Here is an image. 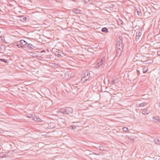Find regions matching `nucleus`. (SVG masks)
<instances>
[{
    "mask_svg": "<svg viewBox=\"0 0 160 160\" xmlns=\"http://www.w3.org/2000/svg\"><path fill=\"white\" fill-rule=\"evenodd\" d=\"M89 78V76L88 73L87 72H85L82 75L81 81L83 83L86 82L88 79Z\"/></svg>",
    "mask_w": 160,
    "mask_h": 160,
    "instance_id": "f257e3e1",
    "label": "nucleus"
},
{
    "mask_svg": "<svg viewBox=\"0 0 160 160\" xmlns=\"http://www.w3.org/2000/svg\"><path fill=\"white\" fill-rule=\"evenodd\" d=\"M70 108H66L63 111H61L64 114H68L70 112Z\"/></svg>",
    "mask_w": 160,
    "mask_h": 160,
    "instance_id": "f03ea898",
    "label": "nucleus"
},
{
    "mask_svg": "<svg viewBox=\"0 0 160 160\" xmlns=\"http://www.w3.org/2000/svg\"><path fill=\"white\" fill-rule=\"evenodd\" d=\"M72 11L76 14L80 13L81 12V11L78 9H74Z\"/></svg>",
    "mask_w": 160,
    "mask_h": 160,
    "instance_id": "7ed1b4c3",
    "label": "nucleus"
},
{
    "mask_svg": "<svg viewBox=\"0 0 160 160\" xmlns=\"http://www.w3.org/2000/svg\"><path fill=\"white\" fill-rule=\"evenodd\" d=\"M13 45H14V46H18L19 48H23V46H22L21 45L20 43V44H19V43L18 44L17 42H14L13 43Z\"/></svg>",
    "mask_w": 160,
    "mask_h": 160,
    "instance_id": "20e7f679",
    "label": "nucleus"
},
{
    "mask_svg": "<svg viewBox=\"0 0 160 160\" xmlns=\"http://www.w3.org/2000/svg\"><path fill=\"white\" fill-rule=\"evenodd\" d=\"M20 44H22L23 46H25L27 45V42L23 40H21L20 41Z\"/></svg>",
    "mask_w": 160,
    "mask_h": 160,
    "instance_id": "39448f33",
    "label": "nucleus"
},
{
    "mask_svg": "<svg viewBox=\"0 0 160 160\" xmlns=\"http://www.w3.org/2000/svg\"><path fill=\"white\" fill-rule=\"evenodd\" d=\"M27 47L29 49H33L34 48V46L31 44H28Z\"/></svg>",
    "mask_w": 160,
    "mask_h": 160,
    "instance_id": "423d86ee",
    "label": "nucleus"
},
{
    "mask_svg": "<svg viewBox=\"0 0 160 160\" xmlns=\"http://www.w3.org/2000/svg\"><path fill=\"white\" fill-rule=\"evenodd\" d=\"M33 120H34V121H38V122H41V119L39 118H33Z\"/></svg>",
    "mask_w": 160,
    "mask_h": 160,
    "instance_id": "0eeeda50",
    "label": "nucleus"
},
{
    "mask_svg": "<svg viewBox=\"0 0 160 160\" xmlns=\"http://www.w3.org/2000/svg\"><path fill=\"white\" fill-rule=\"evenodd\" d=\"M102 31L103 32H108V30L107 28H104L102 29Z\"/></svg>",
    "mask_w": 160,
    "mask_h": 160,
    "instance_id": "6e6552de",
    "label": "nucleus"
},
{
    "mask_svg": "<svg viewBox=\"0 0 160 160\" xmlns=\"http://www.w3.org/2000/svg\"><path fill=\"white\" fill-rule=\"evenodd\" d=\"M0 60L1 61H2V62H4L6 63H8V62L7 61V60H6L5 59H2V58H0Z\"/></svg>",
    "mask_w": 160,
    "mask_h": 160,
    "instance_id": "1a4fd4ad",
    "label": "nucleus"
},
{
    "mask_svg": "<svg viewBox=\"0 0 160 160\" xmlns=\"http://www.w3.org/2000/svg\"><path fill=\"white\" fill-rule=\"evenodd\" d=\"M142 113L143 114H147L148 113V112H147V111L145 110H143L142 112Z\"/></svg>",
    "mask_w": 160,
    "mask_h": 160,
    "instance_id": "9d476101",
    "label": "nucleus"
},
{
    "mask_svg": "<svg viewBox=\"0 0 160 160\" xmlns=\"http://www.w3.org/2000/svg\"><path fill=\"white\" fill-rule=\"evenodd\" d=\"M122 129L125 132H127L128 130V128L126 127L123 128Z\"/></svg>",
    "mask_w": 160,
    "mask_h": 160,
    "instance_id": "9b49d317",
    "label": "nucleus"
},
{
    "mask_svg": "<svg viewBox=\"0 0 160 160\" xmlns=\"http://www.w3.org/2000/svg\"><path fill=\"white\" fill-rule=\"evenodd\" d=\"M57 52V54L56 53V54H57L58 56H61V54L60 52Z\"/></svg>",
    "mask_w": 160,
    "mask_h": 160,
    "instance_id": "f8f14e48",
    "label": "nucleus"
},
{
    "mask_svg": "<svg viewBox=\"0 0 160 160\" xmlns=\"http://www.w3.org/2000/svg\"><path fill=\"white\" fill-rule=\"evenodd\" d=\"M102 64V61H100L98 63V65H101Z\"/></svg>",
    "mask_w": 160,
    "mask_h": 160,
    "instance_id": "ddd939ff",
    "label": "nucleus"
},
{
    "mask_svg": "<svg viewBox=\"0 0 160 160\" xmlns=\"http://www.w3.org/2000/svg\"><path fill=\"white\" fill-rule=\"evenodd\" d=\"M28 118H31L32 117V115H30V116H28Z\"/></svg>",
    "mask_w": 160,
    "mask_h": 160,
    "instance_id": "4468645a",
    "label": "nucleus"
},
{
    "mask_svg": "<svg viewBox=\"0 0 160 160\" xmlns=\"http://www.w3.org/2000/svg\"><path fill=\"white\" fill-rule=\"evenodd\" d=\"M45 50H43L41 52H45Z\"/></svg>",
    "mask_w": 160,
    "mask_h": 160,
    "instance_id": "2eb2a0df",
    "label": "nucleus"
},
{
    "mask_svg": "<svg viewBox=\"0 0 160 160\" xmlns=\"http://www.w3.org/2000/svg\"><path fill=\"white\" fill-rule=\"evenodd\" d=\"M84 1H89V0H83Z\"/></svg>",
    "mask_w": 160,
    "mask_h": 160,
    "instance_id": "dca6fc26",
    "label": "nucleus"
},
{
    "mask_svg": "<svg viewBox=\"0 0 160 160\" xmlns=\"http://www.w3.org/2000/svg\"><path fill=\"white\" fill-rule=\"evenodd\" d=\"M1 31L0 30V33H1Z\"/></svg>",
    "mask_w": 160,
    "mask_h": 160,
    "instance_id": "f3484780",
    "label": "nucleus"
}]
</instances>
